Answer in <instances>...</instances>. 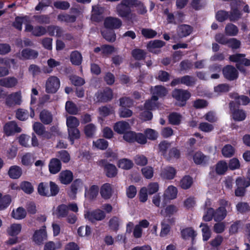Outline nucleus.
I'll use <instances>...</instances> for the list:
<instances>
[{
	"instance_id": "1",
	"label": "nucleus",
	"mask_w": 250,
	"mask_h": 250,
	"mask_svg": "<svg viewBox=\"0 0 250 250\" xmlns=\"http://www.w3.org/2000/svg\"><path fill=\"white\" fill-rule=\"evenodd\" d=\"M245 57L246 54L242 53H236L229 56V61L236 63V68L231 65H227L223 68L222 73L226 80L233 81L237 79L239 76L238 70L245 75L247 74L245 66H250V60Z\"/></svg>"
},
{
	"instance_id": "2",
	"label": "nucleus",
	"mask_w": 250,
	"mask_h": 250,
	"mask_svg": "<svg viewBox=\"0 0 250 250\" xmlns=\"http://www.w3.org/2000/svg\"><path fill=\"white\" fill-rule=\"evenodd\" d=\"M138 3L137 0H122L116 7L118 15L126 21H131L134 15L131 9L133 6H137Z\"/></svg>"
},
{
	"instance_id": "3",
	"label": "nucleus",
	"mask_w": 250,
	"mask_h": 250,
	"mask_svg": "<svg viewBox=\"0 0 250 250\" xmlns=\"http://www.w3.org/2000/svg\"><path fill=\"white\" fill-rule=\"evenodd\" d=\"M172 97L179 102V105L184 106L190 98L191 94L188 90L181 88H175L171 92Z\"/></svg>"
},
{
	"instance_id": "4",
	"label": "nucleus",
	"mask_w": 250,
	"mask_h": 250,
	"mask_svg": "<svg viewBox=\"0 0 250 250\" xmlns=\"http://www.w3.org/2000/svg\"><path fill=\"white\" fill-rule=\"evenodd\" d=\"M98 165L103 168L104 173L108 178H114L118 173V169L116 166L110 164L105 159H101L98 161Z\"/></svg>"
},
{
	"instance_id": "5",
	"label": "nucleus",
	"mask_w": 250,
	"mask_h": 250,
	"mask_svg": "<svg viewBox=\"0 0 250 250\" xmlns=\"http://www.w3.org/2000/svg\"><path fill=\"white\" fill-rule=\"evenodd\" d=\"M96 101L98 103H107L113 98V91L109 87L98 90L95 93Z\"/></svg>"
},
{
	"instance_id": "6",
	"label": "nucleus",
	"mask_w": 250,
	"mask_h": 250,
	"mask_svg": "<svg viewBox=\"0 0 250 250\" xmlns=\"http://www.w3.org/2000/svg\"><path fill=\"white\" fill-rule=\"evenodd\" d=\"M60 87V81L56 76H51L46 81L45 91L47 93L54 94L56 93Z\"/></svg>"
},
{
	"instance_id": "7",
	"label": "nucleus",
	"mask_w": 250,
	"mask_h": 250,
	"mask_svg": "<svg viewBox=\"0 0 250 250\" xmlns=\"http://www.w3.org/2000/svg\"><path fill=\"white\" fill-rule=\"evenodd\" d=\"M84 217L90 222L94 223L96 221L104 220L106 217V214L103 210L98 208L92 211H87L84 214Z\"/></svg>"
},
{
	"instance_id": "8",
	"label": "nucleus",
	"mask_w": 250,
	"mask_h": 250,
	"mask_svg": "<svg viewBox=\"0 0 250 250\" xmlns=\"http://www.w3.org/2000/svg\"><path fill=\"white\" fill-rule=\"evenodd\" d=\"M235 104L233 101H231L229 103V107L231 112L233 119L235 121H244L246 118V113L243 109H239V106Z\"/></svg>"
},
{
	"instance_id": "9",
	"label": "nucleus",
	"mask_w": 250,
	"mask_h": 250,
	"mask_svg": "<svg viewBox=\"0 0 250 250\" xmlns=\"http://www.w3.org/2000/svg\"><path fill=\"white\" fill-rule=\"evenodd\" d=\"M21 131V128L18 126L17 123L14 121H9L3 126V132L6 136H13Z\"/></svg>"
},
{
	"instance_id": "10",
	"label": "nucleus",
	"mask_w": 250,
	"mask_h": 250,
	"mask_svg": "<svg viewBox=\"0 0 250 250\" xmlns=\"http://www.w3.org/2000/svg\"><path fill=\"white\" fill-rule=\"evenodd\" d=\"M104 25L106 29L114 30L118 29L122 26V21L118 18L107 17L104 20Z\"/></svg>"
},
{
	"instance_id": "11",
	"label": "nucleus",
	"mask_w": 250,
	"mask_h": 250,
	"mask_svg": "<svg viewBox=\"0 0 250 250\" xmlns=\"http://www.w3.org/2000/svg\"><path fill=\"white\" fill-rule=\"evenodd\" d=\"M38 55L39 53L37 51L26 48L22 49L19 58L22 60H34L37 58Z\"/></svg>"
},
{
	"instance_id": "12",
	"label": "nucleus",
	"mask_w": 250,
	"mask_h": 250,
	"mask_svg": "<svg viewBox=\"0 0 250 250\" xmlns=\"http://www.w3.org/2000/svg\"><path fill=\"white\" fill-rule=\"evenodd\" d=\"M46 238L47 232L45 226L43 227V229L36 230L33 235V241L37 245L42 244Z\"/></svg>"
},
{
	"instance_id": "13",
	"label": "nucleus",
	"mask_w": 250,
	"mask_h": 250,
	"mask_svg": "<svg viewBox=\"0 0 250 250\" xmlns=\"http://www.w3.org/2000/svg\"><path fill=\"white\" fill-rule=\"evenodd\" d=\"M192 26L186 24L179 25L177 27V33L180 38L187 37L190 35L193 32Z\"/></svg>"
},
{
	"instance_id": "14",
	"label": "nucleus",
	"mask_w": 250,
	"mask_h": 250,
	"mask_svg": "<svg viewBox=\"0 0 250 250\" xmlns=\"http://www.w3.org/2000/svg\"><path fill=\"white\" fill-rule=\"evenodd\" d=\"M130 129V126L129 123L124 121H118L113 125L114 130L119 134H124Z\"/></svg>"
},
{
	"instance_id": "15",
	"label": "nucleus",
	"mask_w": 250,
	"mask_h": 250,
	"mask_svg": "<svg viewBox=\"0 0 250 250\" xmlns=\"http://www.w3.org/2000/svg\"><path fill=\"white\" fill-rule=\"evenodd\" d=\"M194 163L197 165L206 166L208 164L209 157L201 151H197L193 155Z\"/></svg>"
},
{
	"instance_id": "16",
	"label": "nucleus",
	"mask_w": 250,
	"mask_h": 250,
	"mask_svg": "<svg viewBox=\"0 0 250 250\" xmlns=\"http://www.w3.org/2000/svg\"><path fill=\"white\" fill-rule=\"evenodd\" d=\"M104 8L101 6H95L92 7L91 19L93 21L100 22L104 18Z\"/></svg>"
},
{
	"instance_id": "17",
	"label": "nucleus",
	"mask_w": 250,
	"mask_h": 250,
	"mask_svg": "<svg viewBox=\"0 0 250 250\" xmlns=\"http://www.w3.org/2000/svg\"><path fill=\"white\" fill-rule=\"evenodd\" d=\"M48 168L50 173L53 174H57L62 168V163L58 158H52L50 160Z\"/></svg>"
},
{
	"instance_id": "18",
	"label": "nucleus",
	"mask_w": 250,
	"mask_h": 250,
	"mask_svg": "<svg viewBox=\"0 0 250 250\" xmlns=\"http://www.w3.org/2000/svg\"><path fill=\"white\" fill-rule=\"evenodd\" d=\"M181 235L184 240L191 238L193 242L197 236V233L192 227H187L181 229Z\"/></svg>"
},
{
	"instance_id": "19",
	"label": "nucleus",
	"mask_w": 250,
	"mask_h": 250,
	"mask_svg": "<svg viewBox=\"0 0 250 250\" xmlns=\"http://www.w3.org/2000/svg\"><path fill=\"white\" fill-rule=\"evenodd\" d=\"M176 169L171 166H167L161 171V176L162 178L167 180L173 179L176 174Z\"/></svg>"
},
{
	"instance_id": "20",
	"label": "nucleus",
	"mask_w": 250,
	"mask_h": 250,
	"mask_svg": "<svg viewBox=\"0 0 250 250\" xmlns=\"http://www.w3.org/2000/svg\"><path fill=\"white\" fill-rule=\"evenodd\" d=\"M100 193L102 198L104 200L109 199L112 194V189L109 183L103 184L100 188Z\"/></svg>"
},
{
	"instance_id": "21",
	"label": "nucleus",
	"mask_w": 250,
	"mask_h": 250,
	"mask_svg": "<svg viewBox=\"0 0 250 250\" xmlns=\"http://www.w3.org/2000/svg\"><path fill=\"white\" fill-rule=\"evenodd\" d=\"M59 178L62 184L64 185L69 184L73 181V173L69 170L62 171L60 173Z\"/></svg>"
},
{
	"instance_id": "22",
	"label": "nucleus",
	"mask_w": 250,
	"mask_h": 250,
	"mask_svg": "<svg viewBox=\"0 0 250 250\" xmlns=\"http://www.w3.org/2000/svg\"><path fill=\"white\" fill-rule=\"evenodd\" d=\"M165 44L166 42L162 40H155L150 41L148 42L147 44V48L149 52L157 54L160 51L157 52L154 50V49L156 48H160L165 46Z\"/></svg>"
},
{
	"instance_id": "23",
	"label": "nucleus",
	"mask_w": 250,
	"mask_h": 250,
	"mask_svg": "<svg viewBox=\"0 0 250 250\" xmlns=\"http://www.w3.org/2000/svg\"><path fill=\"white\" fill-rule=\"evenodd\" d=\"M99 191V187L97 185H92L89 188V189L86 188L84 196L89 200L92 201L96 198Z\"/></svg>"
},
{
	"instance_id": "24",
	"label": "nucleus",
	"mask_w": 250,
	"mask_h": 250,
	"mask_svg": "<svg viewBox=\"0 0 250 250\" xmlns=\"http://www.w3.org/2000/svg\"><path fill=\"white\" fill-rule=\"evenodd\" d=\"M18 83V80L14 77H8L0 80V85L6 88H12Z\"/></svg>"
},
{
	"instance_id": "25",
	"label": "nucleus",
	"mask_w": 250,
	"mask_h": 250,
	"mask_svg": "<svg viewBox=\"0 0 250 250\" xmlns=\"http://www.w3.org/2000/svg\"><path fill=\"white\" fill-rule=\"evenodd\" d=\"M21 168L18 166H12L9 167L8 174L10 178L13 179H19L22 175Z\"/></svg>"
},
{
	"instance_id": "26",
	"label": "nucleus",
	"mask_w": 250,
	"mask_h": 250,
	"mask_svg": "<svg viewBox=\"0 0 250 250\" xmlns=\"http://www.w3.org/2000/svg\"><path fill=\"white\" fill-rule=\"evenodd\" d=\"M21 94L18 92L14 93L10 95L6 100V104L7 105L11 106L13 104L20 105L21 102Z\"/></svg>"
},
{
	"instance_id": "27",
	"label": "nucleus",
	"mask_w": 250,
	"mask_h": 250,
	"mask_svg": "<svg viewBox=\"0 0 250 250\" xmlns=\"http://www.w3.org/2000/svg\"><path fill=\"white\" fill-rule=\"evenodd\" d=\"M83 182L81 179H76L72 183L70 191L68 192L69 196L75 197L79 188L82 186Z\"/></svg>"
},
{
	"instance_id": "28",
	"label": "nucleus",
	"mask_w": 250,
	"mask_h": 250,
	"mask_svg": "<svg viewBox=\"0 0 250 250\" xmlns=\"http://www.w3.org/2000/svg\"><path fill=\"white\" fill-rule=\"evenodd\" d=\"M242 16V12L237 6L231 7V10L229 12V20L230 21L235 22L241 19Z\"/></svg>"
},
{
	"instance_id": "29",
	"label": "nucleus",
	"mask_w": 250,
	"mask_h": 250,
	"mask_svg": "<svg viewBox=\"0 0 250 250\" xmlns=\"http://www.w3.org/2000/svg\"><path fill=\"white\" fill-rule=\"evenodd\" d=\"M232 98H233L235 102V105L239 106L241 104L243 105H248L250 103V99L249 97L245 95H239L238 93L234 94Z\"/></svg>"
},
{
	"instance_id": "30",
	"label": "nucleus",
	"mask_w": 250,
	"mask_h": 250,
	"mask_svg": "<svg viewBox=\"0 0 250 250\" xmlns=\"http://www.w3.org/2000/svg\"><path fill=\"white\" fill-rule=\"evenodd\" d=\"M40 119L43 124L49 125L52 122L53 116L50 111L46 109H43L40 112Z\"/></svg>"
},
{
	"instance_id": "31",
	"label": "nucleus",
	"mask_w": 250,
	"mask_h": 250,
	"mask_svg": "<svg viewBox=\"0 0 250 250\" xmlns=\"http://www.w3.org/2000/svg\"><path fill=\"white\" fill-rule=\"evenodd\" d=\"M181 156V152L179 149L176 147H173L169 149L168 153L165 156V158L167 161H170L173 159H178Z\"/></svg>"
},
{
	"instance_id": "32",
	"label": "nucleus",
	"mask_w": 250,
	"mask_h": 250,
	"mask_svg": "<svg viewBox=\"0 0 250 250\" xmlns=\"http://www.w3.org/2000/svg\"><path fill=\"white\" fill-rule=\"evenodd\" d=\"M70 60L72 64L79 66L82 62V55L78 51H73L70 54Z\"/></svg>"
},
{
	"instance_id": "33",
	"label": "nucleus",
	"mask_w": 250,
	"mask_h": 250,
	"mask_svg": "<svg viewBox=\"0 0 250 250\" xmlns=\"http://www.w3.org/2000/svg\"><path fill=\"white\" fill-rule=\"evenodd\" d=\"M228 169V164L224 160L218 161L215 165V172L219 175H224Z\"/></svg>"
},
{
	"instance_id": "34",
	"label": "nucleus",
	"mask_w": 250,
	"mask_h": 250,
	"mask_svg": "<svg viewBox=\"0 0 250 250\" xmlns=\"http://www.w3.org/2000/svg\"><path fill=\"white\" fill-rule=\"evenodd\" d=\"M27 213L25 209L22 207H19L16 210L14 209L11 213V216L17 220L24 219L26 216Z\"/></svg>"
},
{
	"instance_id": "35",
	"label": "nucleus",
	"mask_w": 250,
	"mask_h": 250,
	"mask_svg": "<svg viewBox=\"0 0 250 250\" xmlns=\"http://www.w3.org/2000/svg\"><path fill=\"white\" fill-rule=\"evenodd\" d=\"M21 230V225L20 224H13L7 229V233L10 236H17Z\"/></svg>"
},
{
	"instance_id": "36",
	"label": "nucleus",
	"mask_w": 250,
	"mask_h": 250,
	"mask_svg": "<svg viewBox=\"0 0 250 250\" xmlns=\"http://www.w3.org/2000/svg\"><path fill=\"white\" fill-rule=\"evenodd\" d=\"M227 210L224 207H220L214 210V221L219 222L222 221L227 216Z\"/></svg>"
},
{
	"instance_id": "37",
	"label": "nucleus",
	"mask_w": 250,
	"mask_h": 250,
	"mask_svg": "<svg viewBox=\"0 0 250 250\" xmlns=\"http://www.w3.org/2000/svg\"><path fill=\"white\" fill-rule=\"evenodd\" d=\"M168 120L170 124L178 125L181 124L182 116L177 112H172L168 116Z\"/></svg>"
},
{
	"instance_id": "38",
	"label": "nucleus",
	"mask_w": 250,
	"mask_h": 250,
	"mask_svg": "<svg viewBox=\"0 0 250 250\" xmlns=\"http://www.w3.org/2000/svg\"><path fill=\"white\" fill-rule=\"evenodd\" d=\"M103 38L107 42H113L115 41L116 36L114 30L106 29L101 32Z\"/></svg>"
},
{
	"instance_id": "39",
	"label": "nucleus",
	"mask_w": 250,
	"mask_h": 250,
	"mask_svg": "<svg viewBox=\"0 0 250 250\" xmlns=\"http://www.w3.org/2000/svg\"><path fill=\"white\" fill-rule=\"evenodd\" d=\"M132 57L137 61H141L145 59L146 53L143 49L135 48L131 51Z\"/></svg>"
},
{
	"instance_id": "40",
	"label": "nucleus",
	"mask_w": 250,
	"mask_h": 250,
	"mask_svg": "<svg viewBox=\"0 0 250 250\" xmlns=\"http://www.w3.org/2000/svg\"><path fill=\"white\" fill-rule=\"evenodd\" d=\"M200 227L202 228L203 240L204 241H207L211 237V231L209 226L206 223H201L200 225Z\"/></svg>"
},
{
	"instance_id": "41",
	"label": "nucleus",
	"mask_w": 250,
	"mask_h": 250,
	"mask_svg": "<svg viewBox=\"0 0 250 250\" xmlns=\"http://www.w3.org/2000/svg\"><path fill=\"white\" fill-rule=\"evenodd\" d=\"M77 17L75 15H70L67 14H60L57 16V20L61 22L73 23L76 21Z\"/></svg>"
},
{
	"instance_id": "42",
	"label": "nucleus",
	"mask_w": 250,
	"mask_h": 250,
	"mask_svg": "<svg viewBox=\"0 0 250 250\" xmlns=\"http://www.w3.org/2000/svg\"><path fill=\"white\" fill-rule=\"evenodd\" d=\"M193 184V179L189 175H185L180 180V187L182 189H189Z\"/></svg>"
},
{
	"instance_id": "43",
	"label": "nucleus",
	"mask_w": 250,
	"mask_h": 250,
	"mask_svg": "<svg viewBox=\"0 0 250 250\" xmlns=\"http://www.w3.org/2000/svg\"><path fill=\"white\" fill-rule=\"evenodd\" d=\"M68 213V208L65 204H61L58 206L56 209V215L57 218L66 217Z\"/></svg>"
},
{
	"instance_id": "44",
	"label": "nucleus",
	"mask_w": 250,
	"mask_h": 250,
	"mask_svg": "<svg viewBox=\"0 0 250 250\" xmlns=\"http://www.w3.org/2000/svg\"><path fill=\"white\" fill-rule=\"evenodd\" d=\"M38 192L42 196L48 197L49 195V185L46 182H41L38 186Z\"/></svg>"
},
{
	"instance_id": "45",
	"label": "nucleus",
	"mask_w": 250,
	"mask_h": 250,
	"mask_svg": "<svg viewBox=\"0 0 250 250\" xmlns=\"http://www.w3.org/2000/svg\"><path fill=\"white\" fill-rule=\"evenodd\" d=\"M68 138L72 145L74 143L75 140L80 138V131L78 128H68Z\"/></svg>"
},
{
	"instance_id": "46",
	"label": "nucleus",
	"mask_w": 250,
	"mask_h": 250,
	"mask_svg": "<svg viewBox=\"0 0 250 250\" xmlns=\"http://www.w3.org/2000/svg\"><path fill=\"white\" fill-rule=\"evenodd\" d=\"M235 153L234 148L229 144L225 145L222 149V154L225 158H230Z\"/></svg>"
},
{
	"instance_id": "47",
	"label": "nucleus",
	"mask_w": 250,
	"mask_h": 250,
	"mask_svg": "<svg viewBox=\"0 0 250 250\" xmlns=\"http://www.w3.org/2000/svg\"><path fill=\"white\" fill-rule=\"evenodd\" d=\"M238 28L234 24L231 23H228L225 27V32L227 35L235 36L238 33Z\"/></svg>"
},
{
	"instance_id": "48",
	"label": "nucleus",
	"mask_w": 250,
	"mask_h": 250,
	"mask_svg": "<svg viewBox=\"0 0 250 250\" xmlns=\"http://www.w3.org/2000/svg\"><path fill=\"white\" fill-rule=\"evenodd\" d=\"M118 166L122 169L128 170L133 167V163L130 160L123 158L119 160Z\"/></svg>"
},
{
	"instance_id": "49",
	"label": "nucleus",
	"mask_w": 250,
	"mask_h": 250,
	"mask_svg": "<svg viewBox=\"0 0 250 250\" xmlns=\"http://www.w3.org/2000/svg\"><path fill=\"white\" fill-rule=\"evenodd\" d=\"M96 127L92 123L86 125L84 127L83 131L85 135L87 138H92L96 132Z\"/></svg>"
},
{
	"instance_id": "50",
	"label": "nucleus",
	"mask_w": 250,
	"mask_h": 250,
	"mask_svg": "<svg viewBox=\"0 0 250 250\" xmlns=\"http://www.w3.org/2000/svg\"><path fill=\"white\" fill-rule=\"evenodd\" d=\"M91 228L88 225L85 227L81 226L77 229L78 235L81 237L89 236L91 234Z\"/></svg>"
},
{
	"instance_id": "51",
	"label": "nucleus",
	"mask_w": 250,
	"mask_h": 250,
	"mask_svg": "<svg viewBox=\"0 0 250 250\" xmlns=\"http://www.w3.org/2000/svg\"><path fill=\"white\" fill-rule=\"evenodd\" d=\"M236 184L237 186L246 188L250 186V177H238L236 180Z\"/></svg>"
},
{
	"instance_id": "52",
	"label": "nucleus",
	"mask_w": 250,
	"mask_h": 250,
	"mask_svg": "<svg viewBox=\"0 0 250 250\" xmlns=\"http://www.w3.org/2000/svg\"><path fill=\"white\" fill-rule=\"evenodd\" d=\"M12 201L10 195H3L0 200V210H3L9 207Z\"/></svg>"
},
{
	"instance_id": "53",
	"label": "nucleus",
	"mask_w": 250,
	"mask_h": 250,
	"mask_svg": "<svg viewBox=\"0 0 250 250\" xmlns=\"http://www.w3.org/2000/svg\"><path fill=\"white\" fill-rule=\"evenodd\" d=\"M80 125L79 120L74 116H69L66 119V125L67 128H78Z\"/></svg>"
},
{
	"instance_id": "54",
	"label": "nucleus",
	"mask_w": 250,
	"mask_h": 250,
	"mask_svg": "<svg viewBox=\"0 0 250 250\" xmlns=\"http://www.w3.org/2000/svg\"><path fill=\"white\" fill-rule=\"evenodd\" d=\"M21 189L25 193L30 194L34 191V188L32 184L28 181H22L20 184Z\"/></svg>"
},
{
	"instance_id": "55",
	"label": "nucleus",
	"mask_w": 250,
	"mask_h": 250,
	"mask_svg": "<svg viewBox=\"0 0 250 250\" xmlns=\"http://www.w3.org/2000/svg\"><path fill=\"white\" fill-rule=\"evenodd\" d=\"M171 143L166 140L161 141L158 145L159 151L164 157L167 154V149L170 147Z\"/></svg>"
},
{
	"instance_id": "56",
	"label": "nucleus",
	"mask_w": 250,
	"mask_h": 250,
	"mask_svg": "<svg viewBox=\"0 0 250 250\" xmlns=\"http://www.w3.org/2000/svg\"><path fill=\"white\" fill-rule=\"evenodd\" d=\"M238 212L244 214L250 211V206L247 202H240L236 206Z\"/></svg>"
},
{
	"instance_id": "57",
	"label": "nucleus",
	"mask_w": 250,
	"mask_h": 250,
	"mask_svg": "<svg viewBox=\"0 0 250 250\" xmlns=\"http://www.w3.org/2000/svg\"><path fill=\"white\" fill-rule=\"evenodd\" d=\"M177 188L173 186H169L166 190L165 195L170 200L174 199L177 197Z\"/></svg>"
},
{
	"instance_id": "58",
	"label": "nucleus",
	"mask_w": 250,
	"mask_h": 250,
	"mask_svg": "<svg viewBox=\"0 0 250 250\" xmlns=\"http://www.w3.org/2000/svg\"><path fill=\"white\" fill-rule=\"evenodd\" d=\"M120 106L123 107L130 108L133 106L134 101L130 97H123L119 99Z\"/></svg>"
},
{
	"instance_id": "59",
	"label": "nucleus",
	"mask_w": 250,
	"mask_h": 250,
	"mask_svg": "<svg viewBox=\"0 0 250 250\" xmlns=\"http://www.w3.org/2000/svg\"><path fill=\"white\" fill-rule=\"evenodd\" d=\"M215 18L219 22H222L229 20V12L225 10H219L216 14Z\"/></svg>"
},
{
	"instance_id": "60",
	"label": "nucleus",
	"mask_w": 250,
	"mask_h": 250,
	"mask_svg": "<svg viewBox=\"0 0 250 250\" xmlns=\"http://www.w3.org/2000/svg\"><path fill=\"white\" fill-rule=\"evenodd\" d=\"M16 117L20 121H25L29 117L28 111L22 108H19L16 112Z\"/></svg>"
},
{
	"instance_id": "61",
	"label": "nucleus",
	"mask_w": 250,
	"mask_h": 250,
	"mask_svg": "<svg viewBox=\"0 0 250 250\" xmlns=\"http://www.w3.org/2000/svg\"><path fill=\"white\" fill-rule=\"evenodd\" d=\"M66 111L70 114L76 115L78 112V109L76 104L72 101H67L65 104Z\"/></svg>"
},
{
	"instance_id": "62",
	"label": "nucleus",
	"mask_w": 250,
	"mask_h": 250,
	"mask_svg": "<svg viewBox=\"0 0 250 250\" xmlns=\"http://www.w3.org/2000/svg\"><path fill=\"white\" fill-rule=\"evenodd\" d=\"M141 34L146 39H152L157 35V32L151 28H143Z\"/></svg>"
},
{
	"instance_id": "63",
	"label": "nucleus",
	"mask_w": 250,
	"mask_h": 250,
	"mask_svg": "<svg viewBox=\"0 0 250 250\" xmlns=\"http://www.w3.org/2000/svg\"><path fill=\"white\" fill-rule=\"evenodd\" d=\"M181 84L188 86H191L195 83L194 78L189 75H185L181 77Z\"/></svg>"
},
{
	"instance_id": "64",
	"label": "nucleus",
	"mask_w": 250,
	"mask_h": 250,
	"mask_svg": "<svg viewBox=\"0 0 250 250\" xmlns=\"http://www.w3.org/2000/svg\"><path fill=\"white\" fill-rule=\"evenodd\" d=\"M170 75L164 70H159L156 79L162 82H167L170 80Z\"/></svg>"
}]
</instances>
